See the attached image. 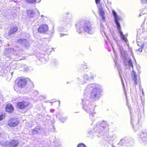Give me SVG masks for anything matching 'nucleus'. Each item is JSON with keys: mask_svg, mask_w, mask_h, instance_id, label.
Here are the masks:
<instances>
[{"mask_svg": "<svg viewBox=\"0 0 147 147\" xmlns=\"http://www.w3.org/2000/svg\"><path fill=\"white\" fill-rule=\"evenodd\" d=\"M27 13L28 16L30 18L32 17L34 15L33 11L31 10L27 11Z\"/></svg>", "mask_w": 147, "mask_h": 147, "instance_id": "22", "label": "nucleus"}, {"mask_svg": "<svg viewBox=\"0 0 147 147\" xmlns=\"http://www.w3.org/2000/svg\"><path fill=\"white\" fill-rule=\"evenodd\" d=\"M134 129L135 128V127H133Z\"/></svg>", "mask_w": 147, "mask_h": 147, "instance_id": "51", "label": "nucleus"}, {"mask_svg": "<svg viewBox=\"0 0 147 147\" xmlns=\"http://www.w3.org/2000/svg\"><path fill=\"white\" fill-rule=\"evenodd\" d=\"M14 1L15 2H16V1Z\"/></svg>", "mask_w": 147, "mask_h": 147, "instance_id": "54", "label": "nucleus"}, {"mask_svg": "<svg viewBox=\"0 0 147 147\" xmlns=\"http://www.w3.org/2000/svg\"><path fill=\"white\" fill-rule=\"evenodd\" d=\"M1 133H0V136H1Z\"/></svg>", "mask_w": 147, "mask_h": 147, "instance_id": "55", "label": "nucleus"}, {"mask_svg": "<svg viewBox=\"0 0 147 147\" xmlns=\"http://www.w3.org/2000/svg\"><path fill=\"white\" fill-rule=\"evenodd\" d=\"M34 94L35 95H37L38 94V92L36 90L34 92Z\"/></svg>", "mask_w": 147, "mask_h": 147, "instance_id": "37", "label": "nucleus"}, {"mask_svg": "<svg viewBox=\"0 0 147 147\" xmlns=\"http://www.w3.org/2000/svg\"><path fill=\"white\" fill-rule=\"evenodd\" d=\"M13 68H16V67H13Z\"/></svg>", "mask_w": 147, "mask_h": 147, "instance_id": "52", "label": "nucleus"}, {"mask_svg": "<svg viewBox=\"0 0 147 147\" xmlns=\"http://www.w3.org/2000/svg\"><path fill=\"white\" fill-rule=\"evenodd\" d=\"M48 26L47 25H42L38 28V31L42 33H45L48 31Z\"/></svg>", "mask_w": 147, "mask_h": 147, "instance_id": "13", "label": "nucleus"}, {"mask_svg": "<svg viewBox=\"0 0 147 147\" xmlns=\"http://www.w3.org/2000/svg\"><path fill=\"white\" fill-rule=\"evenodd\" d=\"M140 1L142 4H147V0H140Z\"/></svg>", "mask_w": 147, "mask_h": 147, "instance_id": "31", "label": "nucleus"}, {"mask_svg": "<svg viewBox=\"0 0 147 147\" xmlns=\"http://www.w3.org/2000/svg\"><path fill=\"white\" fill-rule=\"evenodd\" d=\"M111 44V46H112V47L113 48V46H112V44Z\"/></svg>", "mask_w": 147, "mask_h": 147, "instance_id": "50", "label": "nucleus"}, {"mask_svg": "<svg viewBox=\"0 0 147 147\" xmlns=\"http://www.w3.org/2000/svg\"><path fill=\"white\" fill-rule=\"evenodd\" d=\"M71 19L64 17L60 22L59 25L58 27V30L60 31L66 32L67 31V28L71 26Z\"/></svg>", "mask_w": 147, "mask_h": 147, "instance_id": "5", "label": "nucleus"}, {"mask_svg": "<svg viewBox=\"0 0 147 147\" xmlns=\"http://www.w3.org/2000/svg\"><path fill=\"white\" fill-rule=\"evenodd\" d=\"M100 0H95V2L96 4H98L100 3Z\"/></svg>", "mask_w": 147, "mask_h": 147, "instance_id": "39", "label": "nucleus"}, {"mask_svg": "<svg viewBox=\"0 0 147 147\" xmlns=\"http://www.w3.org/2000/svg\"><path fill=\"white\" fill-rule=\"evenodd\" d=\"M45 97L42 96H41L39 97V98L41 100H43L45 99Z\"/></svg>", "mask_w": 147, "mask_h": 147, "instance_id": "34", "label": "nucleus"}, {"mask_svg": "<svg viewBox=\"0 0 147 147\" xmlns=\"http://www.w3.org/2000/svg\"><path fill=\"white\" fill-rule=\"evenodd\" d=\"M114 39L116 42L117 45L118 46V49L120 51V53L122 58L124 59V61L126 60L127 53L125 50H124L121 45H120L118 42L117 39L113 37Z\"/></svg>", "mask_w": 147, "mask_h": 147, "instance_id": "9", "label": "nucleus"}, {"mask_svg": "<svg viewBox=\"0 0 147 147\" xmlns=\"http://www.w3.org/2000/svg\"><path fill=\"white\" fill-rule=\"evenodd\" d=\"M127 62L129 67H133V65L132 63L131 62V60L130 59H129L128 60Z\"/></svg>", "mask_w": 147, "mask_h": 147, "instance_id": "25", "label": "nucleus"}, {"mask_svg": "<svg viewBox=\"0 0 147 147\" xmlns=\"http://www.w3.org/2000/svg\"><path fill=\"white\" fill-rule=\"evenodd\" d=\"M67 34H64L63 33L61 34L60 35V36H62L64 35H67Z\"/></svg>", "mask_w": 147, "mask_h": 147, "instance_id": "40", "label": "nucleus"}, {"mask_svg": "<svg viewBox=\"0 0 147 147\" xmlns=\"http://www.w3.org/2000/svg\"><path fill=\"white\" fill-rule=\"evenodd\" d=\"M67 117H61L59 118V120L62 122H64L67 119Z\"/></svg>", "mask_w": 147, "mask_h": 147, "instance_id": "26", "label": "nucleus"}, {"mask_svg": "<svg viewBox=\"0 0 147 147\" xmlns=\"http://www.w3.org/2000/svg\"><path fill=\"white\" fill-rule=\"evenodd\" d=\"M143 45H142V46H141L140 48L139 49H138V50L140 52H142V48L143 47Z\"/></svg>", "mask_w": 147, "mask_h": 147, "instance_id": "32", "label": "nucleus"}, {"mask_svg": "<svg viewBox=\"0 0 147 147\" xmlns=\"http://www.w3.org/2000/svg\"><path fill=\"white\" fill-rule=\"evenodd\" d=\"M55 111V110L54 109H51L50 110V112L53 113V112Z\"/></svg>", "mask_w": 147, "mask_h": 147, "instance_id": "41", "label": "nucleus"}, {"mask_svg": "<svg viewBox=\"0 0 147 147\" xmlns=\"http://www.w3.org/2000/svg\"><path fill=\"white\" fill-rule=\"evenodd\" d=\"M51 62V65L52 66H55L58 64V63L57 61H56V60L55 59H54L53 61H52Z\"/></svg>", "mask_w": 147, "mask_h": 147, "instance_id": "24", "label": "nucleus"}, {"mask_svg": "<svg viewBox=\"0 0 147 147\" xmlns=\"http://www.w3.org/2000/svg\"><path fill=\"white\" fill-rule=\"evenodd\" d=\"M14 89H15V91H17V90H16L15 89V87H14Z\"/></svg>", "mask_w": 147, "mask_h": 147, "instance_id": "48", "label": "nucleus"}, {"mask_svg": "<svg viewBox=\"0 0 147 147\" xmlns=\"http://www.w3.org/2000/svg\"><path fill=\"white\" fill-rule=\"evenodd\" d=\"M59 115H61V114L60 113H59L57 115H56V116L57 117L58 116H59Z\"/></svg>", "mask_w": 147, "mask_h": 147, "instance_id": "42", "label": "nucleus"}, {"mask_svg": "<svg viewBox=\"0 0 147 147\" xmlns=\"http://www.w3.org/2000/svg\"><path fill=\"white\" fill-rule=\"evenodd\" d=\"M92 88L93 89L90 93V98L94 100H97L100 97V93L102 92V90L99 88L98 85L95 84H89L87 86L84 90V96L86 97L87 96L86 94Z\"/></svg>", "mask_w": 147, "mask_h": 147, "instance_id": "2", "label": "nucleus"}, {"mask_svg": "<svg viewBox=\"0 0 147 147\" xmlns=\"http://www.w3.org/2000/svg\"><path fill=\"white\" fill-rule=\"evenodd\" d=\"M140 141L144 144H147V131H141L138 134Z\"/></svg>", "mask_w": 147, "mask_h": 147, "instance_id": "10", "label": "nucleus"}, {"mask_svg": "<svg viewBox=\"0 0 147 147\" xmlns=\"http://www.w3.org/2000/svg\"><path fill=\"white\" fill-rule=\"evenodd\" d=\"M104 29L105 28L104 27L101 26L100 27L101 33L103 36L105 35L107 37V36L106 34V33Z\"/></svg>", "mask_w": 147, "mask_h": 147, "instance_id": "23", "label": "nucleus"}, {"mask_svg": "<svg viewBox=\"0 0 147 147\" xmlns=\"http://www.w3.org/2000/svg\"><path fill=\"white\" fill-rule=\"evenodd\" d=\"M28 105V102L23 101L18 102L17 104V107L20 109H23L25 108Z\"/></svg>", "mask_w": 147, "mask_h": 147, "instance_id": "15", "label": "nucleus"}, {"mask_svg": "<svg viewBox=\"0 0 147 147\" xmlns=\"http://www.w3.org/2000/svg\"><path fill=\"white\" fill-rule=\"evenodd\" d=\"M19 47H15L14 48H10L7 49L5 50L3 53L4 57H8L10 59L11 56L13 54L16 56V58H18L21 55H22V51L21 49L19 48Z\"/></svg>", "mask_w": 147, "mask_h": 147, "instance_id": "4", "label": "nucleus"}, {"mask_svg": "<svg viewBox=\"0 0 147 147\" xmlns=\"http://www.w3.org/2000/svg\"><path fill=\"white\" fill-rule=\"evenodd\" d=\"M106 123L105 122H103V123L101 124V126L100 127V128H102L104 129V126H103V124Z\"/></svg>", "mask_w": 147, "mask_h": 147, "instance_id": "36", "label": "nucleus"}, {"mask_svg": "<svg viewBox=\"0 0 147 147\" xmlns=\"http://www.w3.org/2000/svg\"><path fill=\"white\" fill-rule=\"evenodd\" d=\"M28 84L30 85L29 86L31 87L32 86V83L28 78L25 79L21 78L18 79V86L20 88H22L25 87H27Z\"/></svg>", "mask_w": 147, "mask_h": 147, "instance_id": "7", "label": "nucleus"}, {"mask_svg": "<svg viewBox=\"0 0 147 147\" xmlns=\"http://www.w3.org/2000/svg\"><path fill=\"white\" fill-rule=\"evenodd\" d=\"M117 138V136L115 135H113L111 137V139L113 140H115Z\"/></svg>", "mask_w": 147, "mask_h": 147, "instance_id": "35", "label": "nucleus"}, {"mask_svg": "<svg viewBox=\"0 0 147 147\" xmlns=\"http://www.w3.org/2000/svg\"><path fill=\"white\" fill-rule=\"evenodd\" d=\"M93 79V77L90 76L87 74H84L83 75L79 76L77 78L76 82L80 84H83L86 83L88 80H90Z\"/></svg>", "mask_w": 147, "mask_h": 147, "instance_id": "8", "label": "nucleus"}, {"mask_svg": "<svg viewBox=\"0 0 147 147\" xmlns=\"http://www.w3.org/2000/svg\"><path fill=\"white\" fill-rule=\"evenodd\" d=\"M19 123V121L18 119H11L8 121V125L10 127H14L16 126Z\"/></svg>", "mask_w": 147, "mask_h": 147, "instance_id": "11", "label": "nucleus"}, {"mask_svg": "<svg viewBox=\"0 0 147 147\" xmlns=\"http://www.w3.org/2000/svg\"><path fill=\"white\" fill-rule=\"evenodd\" d=\"M18 30V28L16 26H14L11 27L10 30L8 34V36L7 37V38H10L13 36V35L15 32L17 31Z\"/></svg>", "mask_w": 147, "mask_h": 147, "instance_id": "14", "label": "nucleus"}, {"mask_svg": "<svg viewBox=\"0 0 147 147\" xmlns=\"http://www.w3.org/2000/svg\"><path fill=\"white\" fill-rule=\"evenodd\" d=\"M37 2L38 3H39L40 2L41 0H37Z\"/></svg>", "mask_w": 147, "mask_h": 147, "instance_id": "47", "label": "nucleus"}, {"mask_svg": "<svg viewBox=\"0 0 147 147\" xmlns=\"http://www.w3.org/2000/svg\"><path fill=\"white\" fill-rule=\"evenodd\" d=\"M100 125V124H97L96 125H97V126H98V125Z\"/></svg>", "mask_w": 147, "mask_h": 147, "instance_id": "49", "label": "nucleus"}, {"mask_svg": "<svg viewBox=\"0 0 147 147\" xmlns=\"http://www.w3.org/2000/svg\"><path fill=\"white\" fill-rule=\"evenodd\" d=\"M27 2L31 3H33L36 1V0H25Z\"/></svg>", "mask_w": 147, "mask_h": 147, "instance_id": "28", "label": "nucleus"}, {"mask_svg": "<svg viewBox=\"0 0 147 147\" xmlns=\"http://www.w3.org/2000/svg\"><path fill=\"white\" fill-rule=\"evenodd\" d=\"M42 131V129L40 126H38L36 127L32 131L33 134H39L41 133Z\"/></svg>", "mask_w": 147, "mask_h": 147, "instance_id": "19", "label": "nucleus"}, {"mask_svg": "<svg viewBox=\"0 0 147 147\" xmlns=\"http://www.w3.org/2000/svg\"><path fill=\"white\" fill-rule=\"evenodd\" d=\"M6 111L9 113H12L13 111V107L12 105L10 104H8L5 108Z\"/></svg>", "mask_w": 147, "mask_h": 147, "instance_id": "20", "label": "nucleus"}, {"mask_svg": "<svg viewBox=\"0 0 147 147\" xmlns=\"http://www.w3.org/2000/svg\"><path fill=\"white\" fill-rule=\"evenodd\" d=\"M77 32L79 33L84 32L90 34L94 33L95 28L90 21L82 20L78 22L76 24Z\"/></svg>", "mask_w": 147, "mask_h": 147, "instance_id": "1", "label": "nucleus"}, {"mask_svg": "<svg viewBox=\"0 0 147 147\" xmlns=\"http://www.w3.org/2000/svg\"><path fill=\"white\" fill-rule=\"evenodd\" d=\"M124 93L125 94L126 97H127L126 92L125 91H124Z\"/></svg>", "mask_w": 147, "mask_h": 147, "instance_id": "45", "label": "nucleus"}, {"mask_svg": "<svg viewBox=\"0 0 147 147\" xmlns=\"http://www.w3.org/2000/svg\"><path fill=\"white\" fill-rule=\"evenodd\" d=\"M77 147H86L84 144L83 143H80L77 146Z\"/></svg>", "mask_w": 147, "mask_h": 147, "instance_id": "29", "label": "nucleus"}, {"mask_svg": "<svg viewBox=\"0 0 147 147\" xmlns=\"http://www.w3.org/2000/svg\"><path fill=\"white\" fill-rule=\"evenodd\" d=\"M10 147H17L19 144L18 141L16 140H12L9 142Z\"/></svg>", "mask_w": 147, "mask_h": 147, "instance_id": "18", "label": "nucleus"}, {"mask_svg": "<svg viewBox=\"0 0 147 147\" xmlns=\"http://www.w3.org/2000/svg\"><path fill=\"white\" fill-rule=\"evenodd\" d=\"M24 57H23V58H20L19 59V60H22V59H24Z\"/></svg>", "mask_w": 147, "mask_h": 147, "instance_id": "43", "label": "nucleus"}, {"mask_svg": "<svg viewBox=\"0 0 147 147\" xmlns=\"http://www.w3.org/2000/svg\"><path fill=\"white\" fill-rule=\"evenodd\" d=\"M0 144L3 147H5L9 144V142L3 139L0 142Z\"/></svg>", "mask_w": 147, "mask_h": 147, "instance_id": "21", "label": "nucleus"}, {"mask_svg": "<svg viewBox=\"0 0 147 147\" xmlns=\"http://www.w3.org/2000/svg\"><path fill=\"white\" fill-rule=\"evenodd\" d=\"M136 73L133 71L134 75L132 76V79L134 82V84L135 86L139 84L140 82V78L139 77H137L135 74Z\"/></svg>", "mask_w": 147, "mask_h": 147, "instance_id": "16", "label": "nucleus"}, {"mask_svg": "<svg viewBox=\"0 0 147 147\" xmlns=\"http://www.w3.org/2000/svg\"><path fill=\"white\" fill-rule=\"evenodd\" d=\"M133 120V118H132V117H131V123H132V121Z\"/></svg>", "mask_w": 147, "mask_h": 147, "instance_id": "44", "label": "nucleus"}, {"mask_svg": "<svg viewBox=\"0 0 147 147\" xmlns=\"http://www.w3.org/2000/svg\"><path fill=\"white\" fill-rule=\"evenodd\" d=\"M125 141L124 139H122L120 141L119 143L120 144H122V143H125Z\"/></svg>", "mask_w": 147, "mask_h": 147, "instance_id": "33", "label": "nucleus"}, {"mask_svg": "<svg viewBox=\"0 0 147 147\" xmlns=\"http://www.w3.org/2000/svg\"><path fill=\"white\" fill-rule=\"evenodd\" d=\"M81 69H83L87 68V66L86 65L82 64L81 65Z\"/></svg>", "mask_w": 147, "mask_h": 147, "instance_id": "30", "label": "nucleus"}, {"mask_svg": "<svg viewBox=\"0 0 147 147\" xmlns=\"http://www.w3.org/2000/svg\"><path fill=\"white\" fill-rule=\"evenodd\" d=\"M112 12L114 17L115 24L116 25L119 31V33L120 34L121 38L122 40H124L125 42L126 43L127 45L129 47V44L128 42L127 39V38L125 37V35L123 34L121 30V27L119 22V20H120L121 18L117 16L116 12L114 10H112ZM129 51L131 52V49L130 50L129 48Z\"/></svg>", "mask_w": 147, "mask_h": 147, "instance_id": "3", "label": "nucleus"}, {"mask_svg": "<svg viewBox=\"0 0 147 147\" xmlns=\"http://www.w3.org/2000/svg\"><path fill=\"white\" fill-rule=\"evenodd\" d=\"M16 43L24 46L25 47H27L29 45V42L25 39H20L16 42Z\"/></svg>", "mask_w": 147, "mask_h": 147, "instance_id": "12", "label": "nucleus"}, {"mask_svg": "<svg viewBox=\"0 0 147 147\" xmlns=\"http://www.w3.org/2000/svg\"><path fill=\"white\" fill-rule=\"evenodd\" d=\"M120 78L121 79V81L122 82V84H123V88H124V83L123 82L122 79V78H121V76H120Z\"/></svg>", "mask_w": 147, "mask_h": 147, "instance_id": "38", "label": "nucleus"}, {"mask_svg": "<svg viewBox=\"0 0 147 147\" xmlns=\"http://www.w3.org/2000/svg\"><path fill=\"white\" fill-rule=\"evenodd\" d=\"M82 101L84 109L89 113L90 118L92 121L94 119L93 118L94 113V105L85 99L82 100Z\"/></svg>", "mask_w": 147, "mask_h": 147, "instance_id": "6", "label": "nucleus"}, {"mask_svg": "<svg viewBox=\"0 0 147 147\" xmlns=\"http://www.w3.org/2000/svg\"><path fill=\"white\" fill-rule=\"evenodd\" d=\"M6 60H8V59H6Z\"/></svg>", "mask_w": 147, "mask_h": 147, "instance_id": "53", "label": "nucleus"}, {"mask_svg": "<svg viewBox=\"0 0 147 147\" xmlns=\"http://www.w3.org/2000/svg\"><path fill=\"white\" fill-rule=\"evenodd\" d=\"M5 117V114L4 113H2L0 115V121L2 120Z\"/></svg>", "mask_w": 147, "mask_h": 147, "instance_id": "27", "label": "nucleus"}, {"mask_svg": "<svg viewBox=\"0 0 147 147\" xmlns=\"http://www.w3.org/2000/svg\"><path fill=\"white\" fill-rule=\"evenodd\" d=\"M142 94L143 95H144V92H143V89H142Z\"/></svg>", "mask_w": 147, "mask_h": 147, "instance_id": "46", "label": "nucleus"}, {"mask_svg": "<svg viewBox=\"0 0 147 147\" xmlns=\"http://www.w3.org/2000/svg\"><path fill=\"white\" fill-rule=\"evenodd\" d=\"M99 14L100 17H101L102 20L103 21L105 20V14L102 8L100 6L99 8Z\"/></svg>", "mask_w": 147, "mask_h": 147, "instance_id": "17", "label": "nucleus"}]
</instances>
